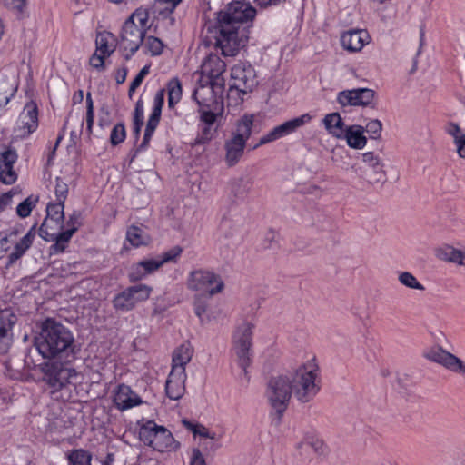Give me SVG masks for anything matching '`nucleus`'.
Here are the masks:
<instances>
[{
    "instance_id": "f257e3e1",
    "label": "nucleus",
    "mask_w": 465,
    "mask_h": 465,
    "mask_svg": "<svg viewBox=\"0 0 465 465\" xmlns=\"http://www.w3.org/2000/svg\"><path fill=\"white\" fill-rule=\"evenodd\" d=\"M215 15L214 21L205 22L204 29L214 38V45L223 56L233 57L248 42L249 26L256 10L249 3L235 1Z\"/></svg>"
},
{
    "instance_id": "f03ea898",
    "label": "nucleus",
    "mask_w": 465,
    "mask_h": 465,
    "mask_svg": "<svg viewBox=\"0 0 465 465\" xmlns=\"http://www.w3.org/2000/svg\"><path fill=\"white\" fill-rule=\"evenodd\" d=\"M39 354L47 360L71 361L76 354V345L72 331L61 322L47 318L35 338Z\"/></svg>"
},
{
    "instance_id": "7ed1b4c3",
    "label": "nucleus",
    "mask_w": 465,
    "mask_h": 465,
    "mask_svg": "<svg viewBox=\"0 0 465 465\" xmlns=\"http://www.w3.org/2000/svg\"><path fill=\"white\" fill-rule=\"evenodd\" d=\"M149 13L138 8L124 22L120 39V48L125 60H129L143 44L147 29Z\"/></svg>"
},
{
    "instance_id": "20e7f679",
    "label": "nucleus",
    "mask_w": 465,
    "mask_h": 465,
    "mask_svg": "<svg viewBox=\"0 0 465 465\" xmlns=\"http://www.w3.org/2000/svg\"><path fill=\"white\" fill-rule=\"evenodd\" d=\"M292 394L302 403L311 401L320 391L318 367L313 363L302 364L288 374Z\"/></svg>"
},
{
    "instance_id": "39448f33",
    "label": "nucleus",
    "mask_w": 465,
    "mask_h": 465,
    "mask_svg": "<svg viewBox=\"0 0 465 465\" xmlns=\"http://www.w3.org/2000/svg\"><path fill=\"white\" fill-rule=\"evenodd\" d=\"M254 115L245 114L235 123V129L224 143V161L229 167L236 165L243 155L246 142L252 134Z\"/></svg>"
},
{
    "instance_id": "423d86ee",
    "label": "nucleus",
    "mask_w": 465,
    "mask_h": 465,
    "mask_svg": "<svg viewBox=\"0 0 465 465\" xmlns=\"http://www.w3.org/2000/svg\"><path fill=\"white\" fill-rule=\"evenodd\" d=\"M292 394L288 375L272 377L266 386L265 398L279 419L288 408Z\"/></svg>"
},
{
    "instance_id": "0eeeda50",
    "label": "nucleus",
    "mask_w": 465,
    "mask_h": 465,
    "mask_svg": "<svg viewBox=\"0 0 465 465\" xmlns=\"http://www.w3.org/2000/svg\"><path fill=\"white\" fill-rule=\"evenodd\" d=\"M70 361H54L40 365L43 381L52 389V392L62 390L76 378V371L69 365Z\"/></svg>"
},
{
    "instance_id": "6e6552de",
    "label": "nucleus",
    "mask_w": 465,
    "mask_h": 465,
    "mask_svg": "<svg viewBox=\"0 0 465 465\" xmlns=\"http://www.w3.org/2000/svg\"><path fill=\"white\" fill-rule=\"evenodd\" d=\"M254 325L251 322H242L233 334V350L237 357V362L243 371V376L247 381L250 377L247 368L252 363V331Z\"/></svg>"
},
{
    "instance_id": "1a4fd4ad",
    "label": "nucleus",
    "mask_w": 465,
    "mask_h": 465,
    "mask_svg": "<svg viewBox=\"0 0 465 465\" xmlns=\"http://www.w3.org/2000/svg\"><path fill=\"white\" fill-rule=\"evenodd\" d=\"M139 437L145 445L161 452L171 449L174 443L172 433L165 427L157 425L153 420H148L140 428Z\"/></svg>"
},
{
    "instance_id": "9d476101",
    "label": "nucleus",
    "mask_w": 465,
    "mask_h": 465,
    "mask_svg": "<svg viewBox=\"0 0 465 465\" xmlns=\"http://www.w3.org/2000/svg\"><path fill=\"white\" fill-rule=\"evenodd\" d=\"M224 284L221 277L211 271L197 270L190 273L188 288L208 294L209 297L221 292Z\"/></svg>"
},
{
    "instance_id": "9b49d317",
    "label": "nucleus",
    "mask_w": 465,
    "mask_h": 465,
    "mask_svg": "<svg viewBox=\"0 0 465 465\" xmlns=\"http://www.w3.org/2000/svg\"><path fill=\"white\" fill-rule=\"evenodd\" d=\"M423 356L428 361L442 366L447 371L465 377V361L442 347L432 346L423 352Z\"/></svg>"
},
{
    "instance_id": "f8f14e48",
    "label": "nucleus",
    "mask_w": 465,
    "mask_h": 465,
    "mask_svg": "<svg viewBox=\"0 0 465 465\" xmlns=\"http://www.w3.org/2000/svg\"><path fill=\"white\" fill-rule=\"evenodd\" d=\"M151 292L152 288L145 284L130 286L114 298L113 305L118 311H131L138 302L147 300Z\"/></svg>"
},
{
    "instance_id": "ddd939ff",
    "label": "nucleus",
    "mask_w": 465,
    "mask_h": 465,
    "mask_svg": "<svg viewBox=\"0 0 465 465\" xmlns=\"http://www.w3.org/2000/svg\"><path fill=\"white\" fill-rule=\"evenodd\" d=\"M312 119V116L310 114H304L275 126L260 138L259 143L253 146V149L295 133L299 128L309 124Z\"/></svg>"
},
{
    "instance_id": "4468645a",
    "label": "nucleus",
    "mask_w": 465,
    "mask_h": 465,
    "mask_svg": "<svg viewBox=\"0 0 465 465\" xmlns=\"http://www.w3.org/2000/svg\"><path fill=\"white\" fill-rule=\"evenodd\" d=\"M231 77L233 81L232 87L242 94L252 91L257 85L256 74L253 67L245 62H240L232 68Z\"/></svg>"
},
{
    "instance_id": "2eb2a0df",
    "label": "nucleus",
    "mask_w": 465,
    "mask_h": 465,
    "mask_svg": "<svg viewBox=\"0 0 465 465\" xmlns=\"http://www.w3.org/2000/svg\"><path fill=\"white\" fill-rule=\"evenodd\" d=\"M16 322V316L10 309H0V353L8 351L13 342L12 329Z\"/></svg>"
},
{
    "instance_id": "dca6fc26",
    "label": "nucleus",
    "mask_w": 465,
    "mask_h": 465,
    "mask_svg": "<svg viewBox=\"0 0 465 465\" xmlns=\"http://www.w3.org/2000/svg\"><path fill=\"white\" fill-rule=\"evenodd\" d=\"M226 64L217 54H210L203 62L201 70L203 75L208 76L212 85L223 83V74L225 72Z\"/></svg>"
},
{
    "instance_id": "f3484780",
    "label": "nucleus",
    "mask_w": 465,
    "mask_h": 465,
    "mask_svg": "<svg viewBox=\"0 0 465 465\" xmlns=\"http://www.w3.org/2000/svg\"><path fill=\"white\" fill-rule=\"evenodd\" d=\"M186 371L182 369L171 370L165 382V391L168 398L177 401L185 392Z\"/></svg>"
},
{
    "instance_id": "a211bd4d",
    "label": "nucleus",
    "mask_w": 465,
    "mask_h": 465,
    "mask_svg": "<svg viewBox=\"0 0 465 465\" xmlns=\"http://www.w3.org/2000/svg\"><path fill=\"white\" fill-rule=\"evenodd\" d=\"M142 402V399L128 385H118L114 397V403L118 410L126 411Z\"/></svg>"
},
{
    "instance_id": "6ab92c4d",
    "label": "nucleus",
    "mask_w": 465,
    "mask_h": 465,
    "mask_svg": "<svg viewBox=\"0 0 465 465\" xmlns=\"http://www.w3.org/2000/svg\"><path fill=\"white\" fill-rule=\"evenodd\" d=\"M205 93H208L211 95V98H213L212 90L204 86H201L199 89L194 90L193 99L200 107L199 112L201 121H203L206 125H212L216 121L218 114L210 110V104L203 97Z\"/></svg>"
},
{
    "instance_id": "aec40b11",
    "label": "nucleus",
    "mask_w": 465,
    "mask_h": 465,
    "mask_svg": "<svg viewBox=\"0 0 465 465\" xmlns=\"http://www.w3.org/2000/svg\"><path fill=\"white\" fill-rule=\"evenodd\" d=\"M329 134L337 138H343L349 144V127L344 124L338 113H331L325 115L322 120Z\"/></svg>"
},
{
    "instance_id": "412c9836",
    "label": "nucleus",
    "mask_w": 465,
    "mask_h": 465,
    "mask_svg": "<svg viewBox=\"0 0 465 465\" xmlns=\"http://www.w3.org/2000/svg\"><path fill=\"white\" fill-rule=\"evenodd\" d=\"M19 122L24 129V134L29 135L38 126V110L34 102L27 103L19 116Z\"/></svg>"
},
{
    "instance_id": "4be33fe9",
    "label": "nucleus",
    "mask_w": 465,
    "mask_h": 465,
    "mask_svg": "<svg viewBox=\"0 0 465 465\" xmlns=\"http://www.w3.org/2000/svg\"><path fill=\"white\" fill-rule=\"evenodd\" d=\"M64 203H49L46 206V218L48 230H63L64 222Z\"/></svg>"
},
{
    "instance_id": "5701e85b",
    "label": "nucleus",
    "mask_w": 465,
    "mask_h": 465,
    "mask_svg": "<svg viewBox=\"0 0 465 465\" xmlns=\"http://www.w3.org/2000/svg\"><path fill=\"white\" fill-rule=\"evenodd\" d=\"M445 133L452 138L458 156L465 160V133L454 122H449L444 127Z\"/></svg>"
},
{
    "instance_id": "b1692460",
    "label": "nucleus",
    "mask_w": 465,
    "mask_h": 465,
    "mask_svg": "<svg viewBox=\"0 0 465 465\" xmlns=\"http://www.w3.org/2000/svg\"><path fill=\"white\" fill-rule=\"evenodd\" d=\"M74 234V230H48L47 221H44L39 228V235L46 242L57 241L66 245Z\"/></svg>"
},
{
    "instance_id": "393cba45",
    "label": "nucleus",
    "mask_w": 465,
    "mask_h": 465,
    "mask_svg": "<svg viewBox=\"0 0 465 465\" xmlns=\"http://www.w3.org/2000/svg\"><path fill=\"white\" fill-rule=\"evenodd\" d=\"M376 93L370 88L351 89V106L374 107Z\"/></svg>"
},
{
    "instance_id": "a878e982",
    "label": "nucleus",
    "mask_w": 465,
    "mask_h": 465,
    "mask_svg": "<svg viewBox=\"0 0 465 465\" xmlns=\"http://www.w3.org/2000/svg\"><path fill=\"white\" fill-rule=\"evenodd\" d=\"M193 354V348L190 342L182 343L173 353L172 370L182 369L185 371V367L191 361Z\"/></svg>"
},
{
    "instance_id": "bb28decb",
    "label": "nucleus",
    "mask_w": 465,
    "mask_h": 465,
    "mask_svg": "<svg viewBox=\"0 0 465 465\" xmlns=\"http://www.w3.org/2000/svg\"><path fill=\"white\" fill-rule=\"evenodd\" d=\"M35 238V226H33L27 233L15 245L14 251L8 256L7 266L12 265L20 259L25 252L30 248Z\"/></svg>"
},
{
    "instance_id": "cd10ccee",
    "label": "nucleus",
    "mask_w": 465,
    "mask_h": 465,
    "mask_svg": "<svg viewBox=\"0 0 465 465\" xmlns=\"http://www.w3.org/2000/svg\"><path fill=\"white\" fill-rule=\"evenodd\" d=\"M252 188V182L244 177L233 178L229 182L231 195L236 200H243Z\"/></svg>"
},
{
    "instance_id": "c85d7f7f",
    "label": "nucleus",
    "mask_w": 465,
    "mask_h": 465,
    "mask_svg": "<svg viewBox=\"0 0 465 465\" xmlns=\"http://www.w3.org/2000/svg\"><path fill=\"white\" fill-rule=\"evenodd\" d=\"M371 41V36L367 30L351 29V52L361 51Z\"/></svg>"
},
{
    "instance_id": "c756f323",
    "label": "nucleus",
    "mask_w": 465,
    "mask_h": 465,
    "mask_svg": "<svg viewBox=\"0 0 465 465\" xmlns=\"http://www.w3.org/2000/svg\"><path fill=\"white\" fill-rule=\"evenodd\" d=\"M168 106L173 108L182 98V84L176 77L172 78L167 84Z\"/></svg>"
},
{
    "instance_id": "7c9ffc66",
    "label": "nucleus",
    "mask_w": 465,
    "mask_h": 465,
    "mask_svg": "<svg viewBox=\"0 0 465 465\" xmlns=\"http://www.w3.org/2000/svg\"><path fill=\"white\" fill-rule=\"evenodd\" d=\"M354 160H361V162L371 168L375 173H383L382 171V163L380 157L372 152H367L364 153H357L354 157Z\"/></svg>"
},
{
    "instance_id": "2f4dec72",
    "label": "nucleus",
    "mask_w": 465,
    "mask_h": 465,
    "mask_svg": "<svg viewBox=\"0 0 465 465\" xmlns=\"http://www.w3.org/2000/svg\"><path fill=\"white\" fill-rule=\"evenodd\" d=\"M364 127L358 124L351 125V148L361 150L367 144Z\"/></svg>"
},
{
    "instance_id": "473e14b6",
    "label": "nucleus",
    "mask_w": 465,
    "mask_h": 465,
    "mask_svg": "<svg viewBox=\"0 0 465 465\" xmlns=\"http://www.w3.org/2000/svg\"><path fill=\"white\" fill-rule=\"evenodd\" d=\"M297 448L299 450H305L306 452L309 450H312L317 455H322L324 453V444L322 440L315 439L312 436L304 438L301 442L297 444Z\"/></svg>"
},
{
    "instance_id": "72a5a7b5",
    "label": "nucleus",
    "mask_w": 465,
    "mask_h": 465,
    "mask_svg": "<svg viewBox=\"0 0 465 465\" xmlns=\"http://www.w3.org/2000/svg\"><path fill=\"white\" fill-rule=\"evenodd\" d=\"M70 465H91L92 454L83 449H77L67 454Z\"/></svg>"
},
{
    "instance_id": "f704fd0d",
    "label": "nucleus",
    "mask_w": 465,
    "mask_h": 465,
    "mask_svg": "<svg viewBox=\"0 0 465 465\" xmlns=\"http://www.w3.org/2000/svg\"><path fill=\"white\" fill-rule=\"evenodd\" d=\"M112 38L113 35L111 33L99 34L96 37V52L107 56L111 55L114 51V47L109 44V40Z\"/></svg>"
},
{
    "instance_id": "c9c22d12",
    "label": "nucleus",
    "mask_w": 465,
    "mask_h": 465,
    "mask_svg": "<svg viewBox=\"0 0 465 465\" xmlns=\"http://www.w3.org/2000/svg\"><path fill=\"white\" fill-rule=\"evenodd\" d=\"M400 283L409 289L424 291L425 287L410 272H401L398 275Z\"/></svg>"
},
{
    "instance_id": "e433bc0d",
    "label": "nucleus",
    "mask_w": 465,
    "mask_h": 465,
    "mask_svg": "<svg viewBox=\"0 0 465 465\" xmlns=\"http://www.w3.org/2000/svg\"><path fill=\"white\" fill-rule=\"evenodd\" d=\"M126 238L134 247H139L140 245L144 244L147 241V235L142 229L136 226H131L128 229Z\"/></svg>"
},
{
    "instance_id": "4c0bfd02",
    "label": "nucleus",
    "mask_w": 465,
    "mask_h": 465,
    "mask_svg": "<svg viewBox=\"0 0 465 465\" xmlns=\"http://www.w3.org/2000/svg\"><path fill=\"white\" fill-rule=\"evenodd\" d=\"M133 125H134V133L136 137V139L139 137L141 129L143 125V102L141 100H138L134 112V118H133Z\"/></svg>"
},
{
    "instance_id": "58836bf2",
    "label": "nucleus",
    "mask_w": 465,
    "mask_h": 465,
    "mask_svg": "<svg viewBox=\"0 0 465 465\" xmlns=\"http://www.w3.org/2000/svg\"><path fill=\"white\" fill-rule=\"evenodd\" d=\"M15 91L16 87H14V85L7 81H4L0 84V107H4L8 104Z\"/></svg>"
},
{
    "instance_id": "ea45409f",
    "label": "nucleus",
    "mask_w": 465,
    "mask_h": 465,
    "mask_svg": "<svg viewBox=\"0 0 465 465\" xmlns=\"http://www.w3.org/2000/svg\"><path fill=\"white\" fill-rule=\"evenodd\" d=\"M208 298H210L208 294H199L196 295L194 299V312L202 322L203 321V316L208 309Z\"/></svg>"
},
{
    "instance_id": "a19ab883",
    "label": "nucleus",
    "mask_w": 465,
    "mask_h": 465,
    "mask_svg": "<svg viewBox=\"0 0 465 465\" xmlns=\"http://www.w3.org/2000/svg\"><path fill=\"white\" fill-rule=\"evenodd\" d=\"M36 202V198L33 199L32 196L27 197L25 201L18 204L16 208L17 215L21 218H26L29 216Z\"/></svg>"
},
{
    "instance_id": "79ce46f5",
    "label": "nucleus",
    "mask_w": 465,
    "mask_h": 465,
    "mask_svg": "<svg viewBox=\"0 0 465 465\" xmlns=\"http://www.w3.org/2000/svg\"><path fill=\"white\" fill-rule=\"evenodd\" d=\"M126 133L124 124L119 123L114 125L110 134V143L112 145H117L123 143L125 139Z\"/></svg>"
},
{
    "instance_id": "37998d69",
    "label": "nucleus",
    "mask_w": 465,
    "mask_h": 465,
    "mask_svg": "<svg viewBox=\"0 0 465 465\" xmlns=\"http://www.w3.org/2000/svg\"><path fill=\"white\" fill-rule=\"evenodd\" d=\"M17 179L14 166L0 164V181L5 184H12Z\"/></svg>"
},
{
    "instance_id": "c03bdc74",
    "label": "nucleus",
    "mask_w": 465,
    "mask_h": 465,
    "mask_svg": "<svg viewBox=\"0 0 465 465\" xmlns=\"http://www.w3.org/2000/svg\"><path fill=\"white\" fill-rule=\"evenodd\" d=\"M364 130L369 134L371 139H378L381 137L382 124L378 119H372L367 123Z\"/></svg>"
},
{
    "instance_id": "a18cd8bd",
    "label": "nucleus",
    "mask_w": 465,
    "mask_h": 465,
    "mask_svg": "<svg viewBox=\"0 0 465 465\" xmlns=\"http://www.w3.org/2000/svg\"><path fill=\"white\" fill-rule=\"evenodd\" d=\"M145 47L152 55H159L163 52V42L154 36H148L145 40Z\"/></svg>"
},
{
    "instance_id": "49530a36",
    "label": "nucleus",
    "mask_w": 465,
    "mask_h": 465,
    "mask_svg": "<svg viewBox=\"0 0 465 465\" xmlns=\"http://www.w3.org/2000/svg\"><path fill=\"white\" fill-rule=\"evenodd\" d=\"M94 103L92 99L91 93H87L86 94V130L90 134L92 133L93 125H94Z\"/></svg>"
},
{
    "instance_id": "de8ad7c7",
    "label": "nucleus",
    "mask_w": 465,
    "mask_h": 465,
    "mask_svg": "<svg viewBox=\"0 0 465 465\" xmlns=\"http://www.w3.org/2000/svg\"><path fill=\"white\" fill-rule=\"evenodd\" d=\"M456 252V248L451 245H444L440 247L436 251V256L444 262H451L454 260V254Z\"/></svg>"
},
{
    "instance_id": "09e8293b",
    "label": "nucleus",
    "mask_w": 465,
    "mask_h": 465,
    "mask_svg": "<svg viewBox=\"0 0 465 465\" xmlns=\"http://www.w3.org/2000/svg\"><path fill=\"white\" fill-rule=\"evenodd\" d=\"M54 193L57 202H65L68 193V185L61 178H56Z\"/></svg>"
},
{
    "instance_id": "8fccbe9b",
    "label": "nucleus",
    "mask_w": 465,
    "mask_h": 465,
    "mask_svg": "<svg viewBox=\"0 0 465 465\" xmlns=\"http://www.w3.org/2000/svg\"><path fill=\"white\" fill-rule=\"evenodd\" d=\"M183 249L180 246H174L169 251L163 252L159 259L160 263L163 265L166 262H175L176 259L181 255Z\"/></svg>"
},
{
    "instance_id": "3c124183",
    "label": "nucleus",
    "mask_w": 465,
    "mask_h": 465,
    "mask_svg": "<svg viewBox=\"0 0 465 465\" xmlns=\"http://www.w3.org/2000/svg\"><path fill=\"white\" fill-rule=\"evenodd\" d=\"M3 4L10 10L22 15L26 7V0H2Z\"/></svg>"
},
{
    "instance_id": "603ef678",
    "label": "nucleus",
    "mask_w": 465,
    "mask_h": 465,
    "mask_svg": "<svg viewBox=\"0 0 465 465\" xmlns=\"http://www.w3.org/2000/svg\"><path fill=\"white\" fill-rule=\"evenodd\" d=\"M184 424L187 426L188 429H190L192 430L193 435H199L201 437L208 438V439H212V440H214L216 438L215 433L210 432L203 426L193 425V424L190 423L189 421H184Z\"/></svg>"
},
{
    "instance_id": "864d4df0",
    "label": "nucleus",
    "mask_w": 465,
    "mask_h": 465,
    "mask_svg": "<svg viewBox=\"0 0 465 465\" xmlns=\"http://www.w3.org/2000/svg\"><path fill=\"white\" fill-rule=\"evenodd\" d=\"M81 218L82 213L79 211H74L72 214L69 215L66 225L69 230H74L75 232L78 228L81 226Z\"/></svg>"
},
{
    "instance_id": "5fc2aeb1",
    "label": "nucleus",
    "mask_w": 465,
    "mask_h": 465,
    "mask_svg": "<svg viewBox=\"0 0 465 465\" xmlns=\"http://www.w3.org/2000/svg\"><path fill=\"white\" fill-rule=\"evenodd\" d=\"M146 276H147V273L145 272H143V268L141 264V262L134 264L132 267L131 272L129 273V279L131 282L140 281Z\"/></svg>"
},
{
    "instance_id": "6e6d98bb",
    "label": "nucleus",
    "mask_w": 465,
    "mask_h": 465,
    "mask_svg": "<svg viewBox=\"0 0 465 465\" xmlns=\"http://www.w3.org/2000/svg\"><path fill=\"white\" fill-rule=\"evenodd\" d=\"M181 1L182 0H157L160 5H163V7L159 10V13L162 15L172 14Z\"/></svg>"
},
{
    "instance_id": "4d7b16f0",
    "label": "nucleus",
    "mask_w": 465,
    "mask_h": 465,
    "mask_svg": "<svg viewBox=\"0 0 465 465\" xmlns=\"http://www.w3.org/2000/svg\"><path fill=\"white\" fill-rule=\"evenodd\" d=\"M141 264L143 268V272H145L147 275L153 273L162 266L159 259L143 260L141 261Z\"/></svg>"
},
{
    "instance_id": "13d9d810",
    "label": "nucleus",
    "mask_w": 465,
    "mask_h": 465,
    "mask_svg": "<svg viewBox=\"0 0 465 465\" xmlns=\"http://www.w3.org/2000/svg\"><path fill=\"white\" fill-rule=\"evenodd\" d=\"M212 137H213V131H212L211 125H205L203 128L202 133L200 134H198L197 137L195 138L194 143L195 144H205L209 141H211Z\"/></svg>"
},
{
    "instance_id": "bf43d9fd",
    "label": "nucleus",
    "mask_w": 465,
    "mask_h": 465,
    "mask_svg": "<svg viewBox=\"0 0 465 465\" xmlns=\"http://www.w3.org/2000/svg\"><path fill=\"white\" fill-rule=\"evenodd\" d=\"M165 90L160 89L157 91L153 99V109L152 113L161 114L162 108L164 104Z\"/></svg>"
},
{
    "instance_id": "052dcab7",
    "label": "nucleus",
    "mask_w": 465,
    "mask_h": 465,
    "mask_svg": "<svg viewBox=\"0 0 465 465\" xmlns=\"http://www.w3.org/2000/svg\"><path fill=\"white\" fill-rule=\"evenodd\" d=\"M17 160V154L15 150H7L0 156V164H6L7 166H14Z\"/></svg>"
},
{
    "instance_id": "680f3d73",
    "label": "nucleus",
    "mask_w": 465,
    "mask_h": 465,
    "mask_svg": "<svg viewBox=\"0 0 465 465\" xmlns=\"http://www.w3.org/2000/svg\"><path fill=\"white\" fill-rule=\"evenodd\" d=\"M150 72V66L145 65L143 66L140 72L137 74V75L134 77V79L132 81V91H135L143 81L144 77L149 74Z\"/></svg>"
},
{
    "instance_id": "e2e57ef3",
    "label": "nucleus",
    "mask_w": 465,
    "mask_h": 465,
    "mask_svg": "<svg viewBox=\"0 0 465 465\" xmlns=\"http://www.w3.org/2000/svg\"><path fill=\"white\" fill-rule=\"evenodd\" d=\"M104 54H97L95 52L90 58V64L97 69V70H104Z\"/></svg>"
},
{
    "instance_id": "0e129e2a",
    "label": "nucleus",
    "mask_w": 465,
    "mask_h": 465,
    "mask_svg": "<svg viewBox=\"0 0 465 465\" xmlns=\"http://www.w3.org/2000/svg\"><path fill=\"white\" fill-rule=\"evenodd\" d=\"M110 124V111L107 105L104 104L99 110V125L104 127Z\"/></svg>"
},
{
    "instance_id": "69168bd1",
    "label": "nucleus",
    "mask_w": 465,
    "mask_h": 465,
    "mask_svg": "<svg viewBox=\"0 0 465 465\" xmlns=\"http://www.w3.org/2000/svg\"><path fill=\"white\" fill-rule=\"evenodd\" d=\"M160 117L161 114L152 113L147 122L145 131L153 134L154 130L156 129L159 124Z\"/></svg>"
},
{
    "instance_id": "338daca9",
    "label": "nucleus",
    "mask_w": 465,
    "mask_h": 465,
    "mask_svg": "<svg viewBox=\"0 0 465 465\" xmlns=\"http://www.w3.org/2000/svg\"><path fill=\"white\" fill-rule=\"evenodd\" d=\"M190 465H206L205 460L200 450H193Z\"/></svg>"
},
{
    "instance_id": "774afa93",
    "label": "nucleus",
    "mask_w": 465,
    "mask_h": 465,
    "mask_svg": "<svg viewBox=\"0 0 465 465\" xmlns=\"http://www.w3.org/2000/svg\"><path fill=\"white\" fill-rule=\"evenodd\" d=\"M452 263L465 268V249L456 248Z\"/></svg>"
}]
</instances>
